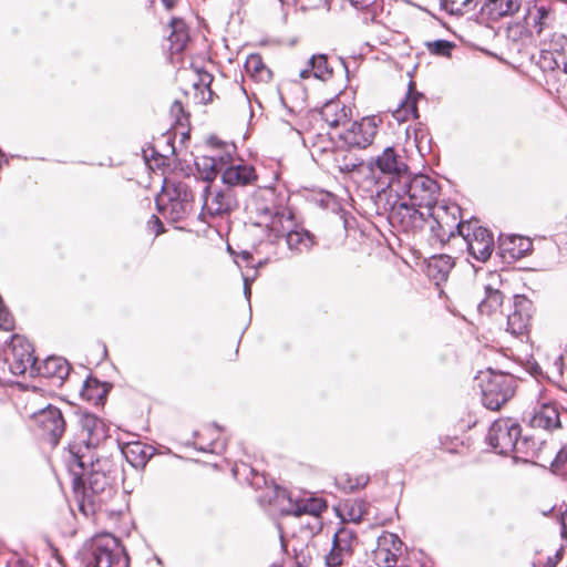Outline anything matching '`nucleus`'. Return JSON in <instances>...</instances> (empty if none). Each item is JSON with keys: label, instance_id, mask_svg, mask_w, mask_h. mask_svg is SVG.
I'll list each match as a JSON object with an SVG mask.
<instances>
[{"label": "nucleus", "instance_id": "412c9836", "mask_svg": "<svg viewBox=\"0 0 567 567\" xmlns=\"http://www.w3.org/2000/svg\"><path fill=\"white\" fill-rule=\"evenodd\" d=\"M533 244L529 238L509 235L499 237V251L503 258L518 260L525 257L532 250Z\"/></svg>", "mask_w": 567, "mask_h": 567}, {"label": "nucleus", "instance_id": "9b49d317", "mask_svg": "<svg viewBox=\"0 0 567 567\" xmlns=\"http://www.w3.org/2000/svg\"><path fill=\"white\" fill-rule=\"evenodd\" d=\"M460 235L473 258L482 262L489 259L494 250V237L487 228L480 226L477 220H470L460 227Z\"/></svg>", "mask_w": 567, "mask_h": 567}, {"label": "nucleus", "instance_id": "79ce46f5", "mask_svg": "<svg viewBox=\"0 0 567 567\" xmlns=\"http://www.w3.org/2000/svg\"><path fill=\"white\" fill-rule=\"evenodd\" d=\"M553 472L567 476V445L563 446L551 463Z\"/></svg>", "mask_w": 567, "mask_h": 567}, {"label": "nucleus", "instance_id": "5701e85b", "mask_svg": "<svg viewBox=\"0 0 567 567\" xmlns=\"http://www.w3.org/2000/svg\"><path fill=\"white\" fill-rule=\"evenodd\" d=\"M320 115L321 118L333 128L349 122L351 109L339 99L331 100L321 107Z\"/></svg>", "mask_w": 567, "mask_h": 567}, {"label": "nucleus", "instance_id": "603ef678", "mask_svg": "<svg viewBox=\"0 0 567 567\" xmlns=\"http://www.w3.org/2000/svg\"><path fill=\"white\" fill-rule=\"evenodd\" d=\"M567 357V343L565 344V348H564V352L563 354L560 355V360H564V358Z\"/></svg>", "mask_w": 567, "mask_h": 567}, {"label": "nucleus", "instance_id": "b1692460", "mask_svg": "<svg viewBox=\"0 0 567 567\" xmlns=\"http://www.w3.org/2000/svg\"><path fill=\"white\" fill-rule=\"evenodd\" d=\"M530 425L535 429L555 430L560 427L558 408L555 404H543L530 419Z\"/></svg>", "mask_w": 567, "mask_h": 567}, {"label": "nucleus", "instance_id": "423d86ee", "mask_svg": "<svg viewBox=\"0 0 567 567\" xmlns=\"http://www.w3.org/2000/svg\"><path fill=\"white\" fill-rule=\"evenodd\" d=\"M476 380L482 393V403L489 410H498L515 392V380L512 375L487 370L481 372Z\"/></svg>", "mask_w": 567, "mask_h": 567}, {"label": "nucleus", "instance_id": "a211bd4d", "mask_svg": "<svg viewBox=\"0 0 567 567\" xmlns=\"http://www.w3.org/2000/svg\"><path fill=\"white\" fill-rule=\"evenodd\" d=\"M532 302L524 296H515L513 311L507 315V331L513 336H524L530 322Z\"/></svg>", "mask_w": 567, "mask_h": 567}, {"label": "nucleus", "instance_id": "37998d69", "mask_svg": "<svg viewBox=\"0 0 567 567\" xmlns=\"http://www.w3.org/2000/svg\"><path fill=\"white\" fill-rule=\"evenodd\" d=\"M349 555V553L339 550V548L332 544L330 553L326 556V564L328 567H340L344 557Z\"/></svg>", "mask_w": 567, "mask_h": 567}, {"label": "nucleus", "instance_id": "1a4fd4ad", "mask_svg": "<svg viewBox=\"0 0 567 567\" xmlns=\"http://www.w3.org/2000/svg\"><path fill=\"white\" fill-rule=\"evenodd\" d=\"M525 23L535 34L539 42L544 38H550L555 34L554 29L557 23V11L555 2L550 0H536L527 8Z\"/></svg>", "mask_w": 567, "mask_h": 567}, {"label": "nucleus", "instance_id": "f704fd0d", "mask_svg": "<svg viewBox=\"0 0 567 567\" xmlns=\"http://www.w3.org/2000/svg\"><path fill=\"white\" fill-rule=\"evenodd\" d=\"M172 27L173 31L168 37L169 50L172 53H179L185 49L188 42V33L181 22L173 21Z\"/></svg>", "mask_w": 567, "mask_h": 567}, {"label": "nucleus", "instance_id": "72a5a7b5", "mask_svg": "<svg viewBox=\"0 0 567 567\" xmlns=\"http://www.w3.org/2000/svg\"><path fill=\"white\" fill-rule=\"evenodd\" d=\"M333 161L336 167L341 173H352L362 165V159L347 151L337 152Z\"/></svg>", "mask_w": 567, "mask_h": 567}, {"label": "nucleus", "instance_id": "473e14b6", "mask_svg": "<svg viewBox=\"0 0 567 567\" xmlns=\"http://www.w3.org/2000/svg\"><path fill=\"white\" fill-rule=\"evenodd\" d=\"M369 503L363 499L349 501L343 506V516L352 523H360L369 512Z\"/></svg>", "mask_w": 567, "mask_h": 567}, {"label": "nucleus", "instance_id": "6ab92c4d", "mask_svg": "<svg viewBox=\"0 0 567 567\" xmlns=\"http://www.w3.org/2000/svg\"><path fill=\"white\" fill-rule=\"evenodd\" d=\"M543 58L547 55L553 61V69L561 70L567 74V37L561 33H555L550 38H544L540 41Z\"/></svg>", "mask_w": 567, "mask_h": 567}, {"label": "nucleus", "instance_id": "864d4df0", "mask_svg": "<svg viewBox=\"0 0 567 567\" xmlns=\"http://www.w3.org/2000/svg\"><path fill=\"white\" fill-rule=\"evenodd\" d=\"M178 109V110H182V104L179 102H175L174 105H173V110L174 109Z\"/></svg>", "mask_w": 567, "mask_h": 567}, {"label": "nucleus", "instance_id": "dca6fc26", "mask_svg": "<svg viewBox=\"0 0 567 567\" xmlns=\"http://www.w3.org/2000/svg\"><path fill=\"white\" fill-rule=\"evenodd\" d=\"M403 543L398 535L383 532L377 540V547L372 551L373 563L378 567H395L399 557L403 553Z\"/></svg>", "mask_w": 567, "mask_h": 567}, {"label": "nucleus", "instance_id": "49530a36", "mask_svg": "<svg viewBox=\"0 0 567 567\" xmlns=\"http://www.w3.org/2000/svg\"><path fill=\"white\" fill-rule=\"evenodd\" d=\"M350 3L360 10H369L377 0H349Z\"/></svg>", "mask_w": 567, "mask_h": 567}, {"label": "nucleus", "instance_id": "a18cd8bd", "mask_svg": "<svg viewBox=\"0 0 567 567\" xmlns=\"http://www.w3.org/2000/svg\"><path fill=\"white\" fill-rule=\"evenodd\" d=\"M414 141L420 150L422 148L425 142H429L427 132L424 127L419 126L414 128Z\"/></svg>", "mask_w": 567, "mask_h": 567}, {"label": "nucleus", "instance_id": "58836bf2", "mask_svg": "<svg viewBox=\"0 0 567 567\" xmlns=\"http://www.w3.org/2000/svg\"><path fill=\"white\" fill-rule=\"evenodd\" d=\"M213 82V76L208 72H198V81L194 82V87L196 90H202L200 101L203 103L212 102L213 100V91L210 90V84Z\"/></svg>", "mask_w": 567, "mask_h": 567}, {"label": "nucleus", "instance_id": "4be33fe9", "mask_svg": "<svg viewBox=\"0 0 567 567\" xmlns=\"http://www.w3.org/2000/svg\"><path fill=\"white\" fill-rule=\"evenodd\" d=\"M221 179L229 188L233 186H246L257 179L256 171L247 164L230 165L223 174Z\"/></svg>", "mask_w": 567, "mask_h": 567}, {"label": "nucleus", "instance_id": "9d476101", "mask_svg": "<svg viewBox=\"0 0 567 567\" xmlns=\"http://www.w3.org/2000/svg\"><path fill=\"white\" fill-rule=\"evenodd\" d=\"M200 217L208 223V218L225 217L237 207V199L231 188H217L205 185L202 193Z\"/></svg>", "mask_w": 567, "mask_h": 567}, {"label": "nucleus", "instance_id": "f3484780", "mask_svg": "<svg viewBox=\"0 0 567 567\" xmlns=\"http://www.w3.org/2000/svg\"><path fill=\"white\" fill-rule=\"evenodd\" d=\"M378 132L375 117H363L352 123L350 128L340 134V138L350 147L365 148L372 144Z\"/></svg>", "mask_w": 567, "mask_h": 567}, {"label": "nucleus", "instance_id": "c85d7f7f", "mask_svg": "<svg viewBox=\"0 0 567 567\" xmlns=\"http://www.w3.org/2000/svg\"><path fill=\"white\" fill-rule=\"evenodd\" d=\"M412 83H410V90L406 97L400 102L398 107L393 111L392 116L399 123L409 121L410 118L417 117L416 101L421 96L419 93H412Z\"/></svg>", "mask_w": 567, "mask_h": 567}, {"label": "nucleus", "instance_id": "f257e3e1", "mask_svg": "<svg viewBox=\"0 0 567 567\" xmlns=\"http://www.w3.org/2000/svg\"><path fill=\"white\" fill-rule=\"evenodd\" d=\"M399 200L393 205L391 216L399 219L404 227H414L424 220L419 208L430 210L436 205L440 186L426 175H415L403 179L394 190Z\"/></svg>", "mask_w": 567, "mask_h": 567}, {"label": "nucleus", "instance_id": "c03bdc74", "mask_svg": "<svg viewBox=\"0 0 567 567\" xmlns=\"http://www.w3.org/2000/svg\"><path fill=\"white\" fill-rule=\"evenodd\" d=\"M87 484L89 486L84 488V493H87L89 491L92 493H97L103 491L104 485L106 484V480L103 474L96 472L91 474Z\"/></svg>", "mask_w": 567, "mask_h": 567}, {"label": "nucleus", "instance_id": "20e7f679", "mask_svg": "<svg viewBox=\"0 0 567 567\" xmlns=\"http://www.w3.org/2000/svg\"><path fill=\"white\" fill-rule=\"evenodd\" d=\"M84 567H128V557L120 540L112 534L95 535L82 553Z\"/></svg>", "mask_w": 567, "mask_h": 567}, {"label": "nucleus", "instance_id": "2f4dec72", "mask_svg": "<svg viewBox=\"0 0 567 567\" xmlns=\"http://www.w3.org/2000/svg\"><path fill=\"white\" fill-rule=\"evenodd\" d=\"M368 474L352 475L349 473L340 474L336 477V484L339 488L346 492H353L359 488H363L369 483Z\"/></svg>", "mask_w": 567, "mask_h": 567}, {"label": "nucleus", "instance_id": "c9c22d12", "mask_svg": "<svg viewBox=\"0 0 567 567\" xmlns=\"http://www.w3.org/2000/svg\"><path fill=\"white\" fill-rule=\"evenodd\" d=\"M246 71L260 81H268L271 71L264 64L259 54H250L245 63Z\"/></svg>", "mask_w": 567, "mask_h": 567}, {"label": "nucleus", "instance_id": "c756f323", "mask_svg": "<svg viewBox=\"0 0 567 567\" xmlns=\"http://www.w3.org/2000/svg\"><path fill=\"white\" fill-rule=\"evenodd\" d=\"M454 266L453 259L447 255L434 256L427 265L429 276L436 280H445Z\"/></svg>", "mask_w": 567, "mask_h": 567}, {"label": "nucleus", "instance_id": "ddd939ff", "mask_svg": "<svg viewBox=\"0 0 567 567\" xmlns=\"http://www.w3.org/2000/svg\"><path fill=\"white\" fill-rule=\"evenodd\" d=\"M281 225L282 229L279 226L272 231L271 236L268 237L270 241L285 237L288 249L295 254L308 252L315 246V236L308 230L297 226L293 216L290 217V224L288 226H285L286 223Z\"/></svg>", "mask_w": 567, "mask_h": 567}, {"label": "nucleus", "instance_id": "a878e982", "mask_svg": "<svg viewBox=\"0 0 567 567\" xmlns=\"http://www.w3.org/2000/svg\"><path fill=\"white\" fill-rule=\"evenodd\" d=\"M70 364L61 357H49L40 365H37V375L56 378L63 381L68 378Z\"/></svg>", "mask_w": 567, "mask_h": 567}, {"label": "nucleus", "instance_id": "393cba45", "mask_svg": "<svg viewBox=\"0 0 567 567\" xmlns=\"http://www.w3.org/2000/svg\"><path fill=\"white\" fill-rule=\"evenodd\" d=\"M122 453L134 468H144L154 454V449L141 442H130L124 445Z\"/></svg>", "mask_w": 567, "mask_h": 567}, {"label": "nucleus", "instance_id": "ea45409f", "mask_svg": "<svg viewBox=\"0 0 567 567\" xmlns=\"http://www.w3.org/2000/svg\"><path fill=\"white\" fill-rule=\"evenodd\" d=\"M205 182L213 181L217 175L216 161L213 157H203L196 162Z\"/></svg>", "mask_w": 567, "mask_h": 567}, {"label": "nucleus", "instance_id": "39448f33", "mask_svg": "<svg viewBox=\"0 0 567 567\" xmlns=\"http://www.w3.org/2000/svg\"><path fill=\"white\" fill-rule=\"evenodd\" d=\"M163 190L156 200L161 214L173 223L187 218L194 202L190 187L184 182H166Z\"/></svg>", "mask_w": 567, "mask_h": 567}, {"label": "nucleus", "instance_id": "7ed1b4c3", "mask_svg": "<svg viewBox=\"0 0 567 567\" xmlns=\"http://www.w3.org/2000/svg\"><path fill=\"white\" fill-rule=\"evenodd\" d=\"M288 197L274 187L258 188L246 204V210L252 225L265 227L268 237L279 226L290 224L292 212L287 207Z\"/></svg>", "mask_w": 567, "mask_h": 567}, {"label": "nucleus", "instance_id": "aec40b11", "mask_svg": "<svg viewBox=\"0 0 567 567\" xmlns=\"http://www.w3.org/2000/svg\"><path fill=\"white\" fill-rule=\"evenodd\" d=\"M327 508V503L319 497L303 496L293 498L289 496V505L284 509L287 515H293L296 517L302 515H310L316 518Z\"/></svg>", "mask_w": 567, "mask_h": 567}, {"label": "nucleus", "instance_id": "2eb2a0df", "mask_svg": "<svg viewBox=\"0 0 567 567\" xmlns=\"http://www.w3.org/2000/svg\"><path fill=\"white\" fill-rule=\"evenodd\" d=\"M32 416L43 439L55 446L65 431V421L61 411L48 405Z\"/></svg>", "mask_w": 567, "mask_h": 567}, {"label": "nucleus", "instance_id": "f8f14e48", "mask_svg": "<svg viewBox=\"0 0 567 567\" xmlns=\"http://www.w3.org/2000/svg\"><path fill=\"white\" fill-rule=\"evenodd\" d=\"M6 362L10 372L14 375H37L38 364L33 355V347L28 340L21 337H13L10 352L7 353L6 357Z\"/></svg>", "mask_w": 567, "mask_h": 567}, {"label": "nucleus", "instance_id": "7c9ffc66", "mask_svg": "<svg viewBox=\"0 0 567 567\" xmlns=\"http://www.w3.org/2000/svg\"><path fill=\"white\" fill-rule=\"evenodd\" d=\"M503 303V293L491 286L485 287V298L478 305V311L483 315L494 313Z\"/></svg>", "mask_w": 567, "mask_h": 567}, {"label": "nucleus", "instance_id": "bb28decb", "mask_svg": "<svg viewBox=\"0 0 567 567\" xmlns=\"http://www.w3.org/2000/svg\"><path fill=\"white\" fill-rule=\"evenodd\" d=\"M310 75H313L319 80H327L331 78L332 68L329 65L326 54L313 55L309 59L308 66L299 71V76L301 79H308Z\"/></svg>", "mask_w": 567, "mask_h": 567}, {"label": "nucleus", "instance_id": "6e6552de", "mask_svg": "<svg viewBox=\"0 0 567 567\" xmlns=\"http://www.w3.org/2000/svg\"><path fill=\"white\" fill-rule=\"evenodd\" d=\"M371 173L379 172L388 178V186L393 192L401 185L403 179L409 177V166L404 156L395 147L389 146L368 164Z\"/></svg>", "mask_w": 567, "mask_h": 567}, {"label": "nucleus", "instance_id": "a19ab883", "mask_svg": "<svg viewBox=\"0 0 567 567\" xmlns=\"http://www.w3.org/2000/svg\"><path fill=\"white\" fill-rule=\"evenodd\" d=\"M426 47L429 51L433 54L440 56H450L454 48V43L447 40H435L433 42H427Z\"/></svg>", "mask_w": 567, "mask_h": 567}, {"label": "nucleus", "instance_id": "8fccbe9b", "mask_svg": "<svg viewBox=\"0 0 567 567\" xmlns=\"http://www.w3.org/2000/svg\"><path fill=\"white\" fill-rule=\"evenodd\" d=\"M561 535L567 537V512L561 515Z\"/></svg>", "mask_w": 567, "mask_h": 567}, {"label": "nucleus", "instance_id": "de8ad7c7", "mask_svg": "<svg viewBox=\"0 0 567 567\" xmlns=\"http://www.w3.org/2000/svg\"><path fill=\"white\" fill-rule=\"evenodd\" d=\"M561 551L563 549H559L556 551L554 556L548 557L546 561V567H556L559 560L561 559Z\"/></svg>", "mask_w": 567, "mask_h": 567}, {"label": "nucleus", "instance_id": "09e8293b", "mask_svg": "<svg viewBox=\"0 0 567 567\" xmlns=\"http://www.w3.org/2000/svg\"><path fill=\"white\" fill-rule=\"evenodd\" d=\"M244 293L247 300H249L251 290H250V281L247 277L244 278Z\"/></svg>", "mask_w": 567, "mask_h": 567}, {"label": "nucleus", "instance_id": "4468645a", "mask_svg": "<svg viewBox=\"0 0 567 567\" xmlns=\"http://www.w3.org/2000/svg\"><path fill=\"white\" fill-rule=\"evenodd\" d=\"M460 212L461 209L456 204H436L429 210V216L435 223L432 229L437 231V237L443 239L444 237H453L455 233L460 235V227L467 224V221L457 220Z\"/></svg>", "mask_w": 567, "mask_h": 567}, {"label": "nucleus", "instance_id": "e433bc0d", "mask_svg": "<svg viewBox=\"0 0 567 567\" xmlns=\"http://www.w3.org/2000/svg\"><path fill=\"white\" fill-rule=\"evenodd\" d=\"M355 542V533L349 528H340L333 537L332 544L341 551L352 553L353 543Z\"/></svg>", "mask_w": 567, "mask_h": 567}, {"label": "nucleus", "instance_id": "3c124183", "mask_svg": "<svg viewBox=\"0 0 567 567\" xmlns=\"http://www.w3.org/2000/svg\"><path fill=\"white\" fill-rule=\"evenodd\" d=\"M175 1L176 0H162L163 4L167 8V9H171L174 7L175 4Z\"/></svg>", "mask_w": 567, "mask_h": 567}, {"label": "nucleus", "instance_id": "f03ea898", "mask_svg": "<svg viewBox=\"0 0 567 567\" xmlns=\"http://www.w3.org/2000/svg\"><path fill=\"white\" fill-rule=\"evenodd\" d=\"M80 426L78 437L70 442L68 446V462L76 478L89 471H93L96 461L94 450L107 437L106 424L95 414L82 413Z\"/></svg>", "mask_w": 567, "mask_h": 567}, {"label": "nucleus", "instance_id": "5fc2aeb1", "mask_svg": "<svg viewBox=\"0 0 567 567\" xmlns=\"http://www.w3.org/2000/svg\"><path fill=\"white\" fill-rule=\"evenodd\" d=\"M153 218H154V220H155V223H156L157 225H159V226L162 225V224H161V220H159L157 217L153 216Z\"/></svg>", "mask_w": 567, "mask_h": 567}, {"label": "nucleus", "instance_id": "cd10ccee", "mask_svg": "<svg viewBox=\"0 0 567 567\" xmlns=\"http://www.w3.org/2000/svg\"><path fill=\"white\" fill-rule=\"evenodd\" d=\"M485 7L492 19H501L512 17L518 12L522 0H488Z\"/></svg>", "mask_w": 567, "mask_h": 567}, {"label": "nucleus", "instance_id": "4c0bfd02", "mask_svg": "<svg viewBox=\"0 0 567 567\" xmlns=\"http://www.w3.org/2000/svg\"><path fill=\"white\" fill-rule=\"evenodd\" d=\"M474 0H442V8L451 14L461 16L475 8Z\"/></svg>", "mask_w": 567, "mask_h": 567}, {"label": "nucleus", "instance_id": "0eeeda50", "mask_svg": "<svg viewBox=\"0 0 567 567\" xmlns=\"http://www.w3.org/2000/svg\"><path fill=\"white\" fill-rule=\"evenodd\" d=\"M520 432V425L516 420L498 419L491 425L486 440L498 454L523 453L526 442L519 440Z\"/></svg>", "mask_w": 567, "mask_h": 567}]
</instances>
